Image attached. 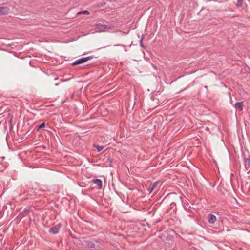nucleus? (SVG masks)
<instances>
[{"label":"nucleus","instance_id":"obj_1","mask_svg":"<svg viewBox=\"0 0 250 250\" xmlns=\"http://www.w3.org/2000/svg\"><path fill=\"white\" fill-rule=\"evenodd\" d=\"M93 57L92 56H88L86 57L81 58L76 61H75L73 63L72 65H76L80 64L86 62L93 59Z\"/></svg>","mask_w":250,"mask_h":250},{"label":"nucleus","instance_id":"obj_2","mask_svg":"<svg viewBox=\"0 0 250 250\" xmlns=\"http://www.w3.org/2000/svg\"><path fill=\"white\" fill-rule=\"evenodd\" d=\"M96 29L99 32H104L108 29H110V27L106 25L98 23L95 24Z\"/></svg>","mask_w":250,"mask_h":250},{"label":"nucleus","instance_id":"obj_3","mask_svg":"<svg viewBox=\"0 0 250 250\" xmlns=\"http://www.w3.org/2000/svg\"><path fill=\"white\" fill-rule=\"evenodd\" d=\"M92 182L95 184H96L98 186L97 188L98 189H101L102 188V181L99 179H93L92 180Z\"/></svg>","mask_w":250,"mask_h":250},{"label":"nucleus","instance_id":"obj_4","mask_svg":"<svg viewBox=\"0 0 250 250\" xmlns=\"http://www.w3.org/2000/svg\"><path fill=\"white\" fill-rule=\"evenodd\" d=\"M235 108L239 111H241L243 109V102H238L235 104Z\"/></svg>","mask_w":250,"mask_h":250},{"label":"nucleus","instance_id":"obj_5","mask_svg":"<svg viewBox=\"0 0 250 250\" xmlns=\"http://www.w3.org/2000/svg\"><path fill=\"white\" fill-rule=\"evenodd\" d=\"M96 240L94 241H86L85 244L87 247L89 248H94L95 247V242H96Z\"/></svg>","mask_w":250,"mask_h":250},{"label":"nucleus","instance_id":"obj_6","mask_svg":"<svg viewBox=\"0 0 250 250\" xmlns=\"http://www.w3.org/2000/svg\"><path fill=\"white\" fill-rule=\"evenodd\" d=\"M158 183L159 182L156 181L150 185V188L148 189V191H149L150 193H151L154 190L156 186L158 185Z\"/></svg>","mask_w":250,"mask_h":250},{"label":"nucleus","instance_id":"obj_7","mask_svg":"<svg viewBox=\"0 0 250 250\" xmlns=\"http://www.w3.org/2000/svg\"><path fill=\"white\" fill-rule=\"evenodd\" d=\"M216 220V217L215 215L212 214H209L208 221L211 224L214 223Z\"/></svg>","mask_w":250,"mask_h":250},{"label":"nucleus","instance_id":"obj_8","mask_svg":"<svg viewBox=\"0 0 250 250\" xmlns=\"http://www.w3.org/2000/svg\"><path fill=\"white\" fill-rule=\"evenodd\" d=\"M59 228H51L49 229V232L53 234H57L59 232Z\"/></svg>","mask_w":250,"mask_h":250},{"label":"nucleus","instance_id":"obj_9","mask_svg":"<svg viewBox=\"0 0 250 250\" xmlns=\"http://www.w3.org/2000/svg\"><path fill=\"white\" fill-rule=\"evenodd\" d=\"M93 146L94 148L97 149L98 152H100L101 151H102L104 147L103 146H100L95 144H93Z\"/></svg>","mask_w":250,"mask_h":250},{"label":"nucleus","instance_id":"obj_10","mask_svg":"<svg viewBox=\"0 0 250 250\" xmlns=\"http://www.w3.org/2000/svg\"><path fill=\"white\" fill-rule=\"evenodd\" d=\"M45 123L44 122L42 123L37 128V130L39 131L40 129L45 127Z\"/></svg>","mask_w":250,"mask_h":250},{"label":"nucleus","instance_id":"obj_11","mask_svg":"<svg viewBox=\"0 0 250 250\" xmlns=\"http://www.w3.org/2000/svg\"><path fill=\"white\" fill-rule=\"evenodd\" d=\"M106 5V2H104L101 3L97 4L96 7L100 8L102 7H104Z\"/></svg>","mask_w":250,"mask_h":250},{"label":"nucleus","instance_id":"obj_12","mask_svg":"<svg viewBox=\"0 0 250 250\" xmlns=\"http://www.w3.org/2000/svg\"><path fill=\"white\" fill-rule=\"evenodd\" d=\"M78 14H89V12L88 11H87V10H84V11L78 12Z\"/></svg>","mask_w":250,"mask_h":250},{"label":"nucleus","instance_id":"obj_13","mask_svg":"<svg viewBox=\"0 0 250 250\" xmlns=\"http://www.w3.org/2000/svg\"><path fill=\"white\" fill-rule=\"evenodd\" d=\"M143 37H142V38L141 39V40L140 41V46H141V47L145 48V46L143 44Z\"/></svg>","mask_w":250,"mask_h":250},{"label":"nucleus","instance_id":"obj_14","mask_svg":"<svg viewBox=\"0 0 250 250\" xmlns=\"http://www.w3.org/2000/svg\"><path fill=\"white\" fill-rule=\"evenodd\" d=\"M243 0H238L237 1V6H241L242 4V2Z\"/></svg>","mask_w":250,"mask_h":250},{"label":"nucleus","instance_id":"obj_15","mask_svg":"<svg viewBox=\"0 0 250 250\" xmlns=\"http://www.w3.org/2000/svg\"><path fill=\"white\" fill-rule=\"evenodd\" d=\"M248 163L250 164V156L249 157V159H248Z\"/></svg>","mask_w":250,"mask_h":250},{"label":"nucleus","instance_id":"obj_16","mask_svg":"<svg viewBox=\"0 0 250 250\" xmlns=\"http://www.w3.org/2000/svg\"><path fill=\"white\" fill-rule=\"evenodd\" d=\"M1 9H2V10H4L5 8H4V7H2V8H1Z\"/></svg>","mask_w":250,"mask_h":250},{"label":"nucleus","instance_id":"obj_17","mask_svg":"<svg viewBox=\"0 0 250 250\" xmlns=\"http://www.w3.org/2000/svg\"><path fill=\"white\" fill-rule=\"evenodd\" d=\"M0 13H2V12L1 10H0Z\"/></svg>","mask_w":250,"mask_h":250}]
</instances>
